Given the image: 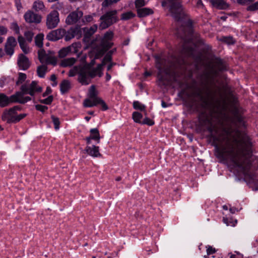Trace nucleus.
Segmentation results:
<instances>
[{
	"label": "nucleus",
	"mask_w": 258,
	"mask_h": 258,
	"mask_svg": "<svg viewBox=\"0 0 258 258\" xmlns=\"http://www.w3.org/2000/svg\"><path fill=\"white\" fill-rule=\"evenodd\" d=\"M215 149L218 158L241 171L245 177L252 178L253 169L248 158L251 154V143L246 136L237 130L228 131L225 142Z\"/></svg>",
	"instance_id": "nucleus-1"
},
{
	"label": "nucleus",
	"mask_w": 258,
	"mask_h": 258,
	"mask_svg": "<svg viewBox=\"0 0 258 258\" xmlns=\"http://www.w3.org/2000/svg\"><path fill=\"white\" fill-rule=\"evenodd\" d=\"M92 34L85 33L83 40L96 52L95 58H97L112 46L113 43L111 42V39L113 37V33H105L103 38L100 39L97 37L96 39L92 40Z\"/></svg>",
	"instance_id": "nucleus-2"
},
{
	"label": "nucleus",
	"mask_w": 258,
	"mask_h": 258,
	"mask_svg": "<svg viewBox=\"0 0 258 258\" xmlns=\"http://www.w3.org/2000/svg\"><path fill=\"white\" fill-rule=\"evenodd\" d=\"M103 64H98L96 68L91 69L89 66H84L79 72L78 81L82 85H87L91 82V79L103 75Z\"/></svg>",
	"instance_id": "nucleus-3"
},
{
	"label": "nucleus",
	"mask_w": 258,
	"mask_h": 258,
	"mask_svg": "<svg viewBox=\"0 0 258 258\" xmlns=\"http://www.w3.org/2000/svg\"><path fill=\"white\" fill-rule=\"evenodd\" d=\"M83 16V12L79 8L71 12L66 18V23L68 25H75L71 28V32H82L81 25L78 22Z\"/></svg>",
	"instance_id": "nucleus-4"
},
{
	"label": "nucleus",
	"mask_w": 258,
	"mask_h": 258,
	"mask_svg": "<svg viewBox=\"0 0 258 258\" xmlns=\"http://www.w3.org/2000/svg\"><path fill=\"white\" fill-rule=\"evenodd\" d=\"M117 12L118 11L116 10H112L106 12L102 15L100 18L101 22L99 29L100 30L105 29L116 23L119 20Z\"/></svg>",
	"instance_id": "nucleus-5"
},
{
	"label": "nucleus",
	"mask_w": 258,
	"mask_h": 258,
	"mask_svg": "<svg viewBox=\"0 0 258 258\" xmlns=\"http://www.w3.org/2000/svg\"><path fill=\"white\" fill-rule=\"evenodd\" d=\"M42 91V88L38 85L37 82L32 81L30 84H24L21 87V91H19L22 94V99L25 100L26 98H29L31 100V98L29 96H24L25 94H29L34 97L37 94L41 93Z\"/></svg>",
	"instance_id": "nucleus-6"
},
{
	"label": "nucleus",
	"mask_w": 258,
	"mask_h": 258,
	"mask_svg": "<svg viewBox=\"0 0 258 258\" xmlns=\"http://www.w3.org/2000/svg\"><path fill=\"white\" fill-rule=\"evenodd\" d=\"M21 97L22 94L19 92H17L15 94L11 96L10 97H8L4 93H0V106L4 107L13 102L24 104L30 100L29 98H26L24 100Z\"/></svg>",
	"instance_id": "nucleus-7"
},
{
	"label": "nucleus",
	"mask_w": 258,
	"mask_h": 258,
	"mask_svg": "<svg viewBox=\"0 0 258 258\" xmlns=\"http://www.w3.org/2000/svg\"><path fill=\"white\" fill-rule=\"evenodd\" d=\"M38 57L39 60L42 63L56 65L57 58L52 51H48L46 53L43 49L38 51Z\"/></svg>",
	"instance_id": "nucleus-8"
},
{
	"label": "nucleus",
	"mask_w": 258,
	"mask_h": 258,
	"mask_svg": "<svg viewBox=\"0 0 258 258\" xmlns=\"http://www.w3.org/2000/svg\"><path fill=\"white\" fill-rule=\"evenodd\" d=\"M59 22V14L57 11L54 10L48 15L46 25L49 29H53L56 27Z\"/></svg>",
	"instance_id": "nucleus-9"
},
{
	"label": "nucleus",
	"mask_w": 258,
	"mask_h": 258,
	"mask_svg": "<svg viewBox=\"0 0 258 258\" xmlns=\"http://www.w3.org/2000/svg\"><path fill=\"white\" fill-rule=\"evenodd\" d=\"M19 109L18 107L15 106L8 110H5L2 115L3 120L8 123L15 122L16 111Z\"/></svg>",
	"instance_id": "nucleus-10"
},
{
	"label": "nucleus",
	"mask_w": 258,
	"mask_h": 258,
	"mask_svg": "<svg viewBox=\"0 0 258 258\" xmlns=\"http://www.w3.org/2000/svg\"><path fill=\"white\" fill-rule=\"evenodd\" d=\"M25 21L28 23L38 24L41 22L42 17L38 14L34 13L33 11L29 10L24 15Z\"/></svg>",
	"instance_id": "nucleus-11"
},
{
	"label": "nucleus",
	"mask_w": 258,
	"mask_h": 258,
	"mask_svg": "<svg viewBox=\"0 0 258 258\" xmlns=\"http://www.w3.org/2000/svg\"><path fill=\"white\" fill-rule=\"evenodd\" d=\"M17 45L16 39L12 37L8 38L5 44V50L7 54L12 56L14 52V49Z\"/></svg>",
	"instance_id": "nucleus-12"
},
{
	"label": "nucleus",
	"mask_w": 258,
	"mask_h": 258,
	"mask_svg": "<svg viewBox=\"0 0 258 258\" xmlns=\"http://www.w3.org/2000/svg\"><path fill=\"white\" fill-rule=\"evenodd\" d=\"M18 64L22 70L28 69L30 66V61L28 57L23 54H20L18 58Z\"/></svg>",
	"instance_id": "nucleus-13"
},
{
	"label": "nucleus",
	"mask_w": 258,
	"mask_h": 258,
	"mask_svg": "<svg viewBox=\"0 0 258 258\" xmlns=\"http://www.w3.org/2000/svg\"><path fill=\"white\" fill-rule=\"evenodd\" d=\"M213 7L219 10H226L229 8V5L224 0H210Z\"/></svg>",
	"instance_id": "nucleus-14"
},
{
	"label": "nucleus",
	"mask_w": 258,
	"mask_h": 258,
	"mask_svg": "<svg viewBox=\"0 0 258 258\" xmlns=\"http://www.w3.org/2000/svg\"><path fill=\"white\" fill-rule=\"evenodd\" d=\"M100 139V137L98 130L96 128H94L90 130V136L86 138V141L87 144H90L92 140L96 141L97 143H99Z\"/></svg>",
	"instance_id": "nucleus-15"
},
{
	"label": "nucleus",
	"mask_w": 258,
	"mask_h": 258,
	"mask_svg": "<svg viewBox=\"0 0 258 258\" xmlns=\"http://www.w3.org/2000/svg\"><path fill=\"white\" fill-rule=\"evenodd\" d=\"M85 151L90 156L93 157H98L101 156L99 153V147L93 145L92 146H87Z\"/></svg>",
	"instance_id": "nucleus-16"
},
{
	"label": "nucleus",
	"mask_w": 258,
	"mask_h": 258,
	"mask_svg": "<svg viewBox=\"0 0 258 258\" xmlns=\"http://www.w3.org/2000/svg\"><path fill=\"white\" fill-rule=\"evenodd\" d=\"M137 15L139 18H144L154 13V11L149 8H142L137 10Z\"/></svg>",
	"instance_id": "nucleus-17"
},
{
	"label": "nucleus",
	"mask_w": 258,
	"mask_h": 258,
	"mask_svg": "<svg viewBox=\"0 0 258 258\" xmlns=\"http://www.w3.org/2000/svg\"><path fill=\"white\" fill-rule=\"evenodd\" d=\"M71 88V83L68 80H63L60 84V91L62 94L68 92Z\"/></svg>",
	"instance_id": "nucleus-18"
},
{
	"label": "nucleus",
	"mask_w": 258,
	"mask_h": 258,
	"mask_svg": "<svg viewBox=\"0 0 258 258\" xmlns=\"http://www.w3.org/2000/svg\"><path fill=\"white\" fill-rule=\"evenodd\" d=\"M18 42L20 45V46L22 50V51L25 54L28 53L30 51L29 48L27 46L24 38L22 36H19L18 37Z\"/></svg>",
	"instance_id": "nucleus-19"
},
{
	"label": "nucleus",
	"mask_w": 258,
	"mask_h": 258,
	"mask_svg": "<svg viewBox=\"0 0 258 258\" xmlns=\"http://www.w3.org/2000/svg\"><path fill=\"white\" fill-rule=\"evenodd\" d=\"M73 48H74L73 45H71L66 47L62 48L58 52L59 57L60 58H63L66 57L71 53Z\"/></svg>",
	"instance_id": "nucleus-20"
},
{
	"label": "nucleus",
	"mask_w": 258,
	"mask_h": 258,
	"mask_svg": "<svg viewBox=\"0 0 258 258\" xmlns=\"http://www.w3.org/2000/svg\"><path fill=\"white\" fill-rule=\"evenodd\" d=\"M76 59L74 57L64 59L61 62V66L63 67H71L76 62Z\"/></svg>",
	"instance_id": "nucleus-21"
},
{
	"label": "nucleus",
	"mask_w": 258,
	"mask_h": 258,
	"mask_svg": "<svg viewBox=\"0 0 258 258\" xmlns=\"http://www.w3.org/2000/svg\"><path fill=\"white\" fill-rule=\"evenodd\" d=\"M97 99H86L83 102L84 106L85 107H91L97 105Z\"/></svg>",
	"instance_id": "nucleus-22"
},
{
	"label": "nucleus",
	"mask_w": 258,
	"mask_h": 258,
	"mask_svg": "<svg viewBox=\"0 0 258 258\" xmlns=\"http://www.w3.org/2000/svg\"><path fill=\"white\" fill-rule=\"evenodd\" d=\"M63 37L62 33H48L46 38L50 41H57Z\"/></svg>",
	"instance_id": "nucleus-23"
},
{
	"label": "nucleus",
	"mask_w": 258,
	"mask_h": 258,
	"mask_svg": "<svg viewBox=\"0 0 258 258\" xmlns=\"http://www.w3.org/2000/svg\"><path fill=\"white\" fill-rule=\"evenodd\" d=\"M33 9L36 11H42L45 9L43 3L40 1H36L33 5Z\"/></svg>",
	"instance_id": "nucleus-24"
},
{
	"label": "nucleus",
	"mask_w": 258,
	"mask_h": 258,
	"mask_svg": "<svg viewBox=\"0 0 258 258\" xmlns=\"http://www.w3.org/2000/svg\"><path fill=\"white\" fill-rule=\"evenodd\" d=\"M47 70V67L46 65L43 64L39 66L37 69V73L39 77L44 78Z\"/></svg>",
	"instance_id": "nucleus-25"
},
{
	"label": "nucleus",
	"mask_w": 258,
	"mask_h": 258,
	"mask_svg": "<svg viewBox=\"0 0 258 258\" xmlns=\"http://www.w3.org/2000/svg\"><path fill=\"white\" fill-rule=\"evenodd\" d=\"M135 16V13L132 11H128L121 15L120 19L123 21H126L134 18Z\"/></svg>",
	"instance_id": "nucleus-26"
},
{
	"label": "nucleus",
	"mask_w": 258,
	"mask_h": 258,
	"mask_svg": "<svg viewBox=\"0 0 258 258\" xmlns=\"http://www.w3.org/2000/svg\"><path fill=\"white\" fill-rule=\"evenodd\" d=\"M44 35L42 33H38L35 38V45L38 47H42L43 46V40Z\"/></svg>",
	"instance_id": "nucleus-27"
},
{
	"label": "nucleus",
	"mask_w": 258,
	"mask_h": 258,
	"mask_svg": "<svg viewBox=\"0 0 258 258\" xmlns=\"http://www.w3.org/2000/svg\"><path fill=\"white\" fill-rule=\"evenodd\" d=\"M132 118L135 122L141 124L143 115L139 112L135 111L133 113Z\"/></svg>",
	"instance_id": "nucleus-28"
},
{
	"label": "nucleus",
	"mask_w": 258,
	"mask_h": 258,
	"mask_svg": "<svg viewBox=\"0 0 258 258\" xmlns=\"http://www.w3.org/2000/svg\"><path fill=\"white\" fill-rule=\"evenodd\" d=\"M98 92L94 85H92L89 90V97L91 99L100 98L97 96Z\"/></svg>",
	"instance_id": "nucleus-29"
},
{
	"label": "nucleus",
	"mask_w": 258,
	"mask_h": 258,
	"mask_svg": "<svg viewBox=\"0 0 258 258\" xmlns=\"http://www.w3.org/2000/svg\"><path fill=\"white\" fill-rule=\"evenodd\" d=\"M133 107L135 109L141 111H144L145 109V106L138 101H135L133 102Z\"/></svg>",
	"instance_id": "nucleus-30"
},
{
	"label": "nucleus",
	"mask_w": 258,
	"mask_h": 258,
	"mask_svg": "<svg viewBox=\"0 0 258 258\" xmlns=\"http://www.w3.org/2000/svg\"><path fill=\"white\" fill-rule=\"evenodd\" d=\"M82 67H83V66H79V67H74L69 72V77H74L76 74L79 75V70Z\"/></svg>",
	"instance_id": "nucleus-31"
},
{
	"label": "nucleus",
	"mask_w": 258,
	"mask_h": 258,
	"mask_svg": "<svg viewBox=\"0 0 258 258\" xmlns=\"http://www.w3.org/2000/svg\"><path fill=\"white\" fill-rule=\"evenodd\" d=\"M52 122L54 126V128L55 130H58L59 128V124L60 121L58 117H55L54 115H51V116Z\"/></svg>",
	"instance_id": "nucleus-32"
},
{
	"label": "nucleus",
	"mask_w": 258,
	"mask_h": 258,
	"mask_svg": "<svg viewBox=\"0 0 258 258\" xmlns=\"http://www.w3.org/2000/svg\"><path fill=\"white\" fill-rule=\"evenodd\" d=\"M96 101H97V105L100 104L102 110L105 111L108 109V106L101 98H97Z\"/></svg>",
	"instance_id": "nucleus-33"
},
{
	"label": "nucleus",
	"mask_w": 258,
	"mask_h": 258,
	"mask_svg": "<svg viewBox=\"0 0 258 258\" xmlns=\"http://www.w3.org/2000/svg\"><path fill=\"white\" fill-rule=\"evenodd\" d=\"M97 29V26L94 25L92 27L88 28V27H85L82 28L83 32H95Z\"/></svg>",
	"instance_id": "nucleus-34"
},
{
	"label": "nucleus",
	"mask_w": 258,
	"mask_h": 258,
	"mask_svg": "<svg viewBox=\"0 0 258 258\" xmlns=\"http://www.w3.org/2000/svg\"><path fill=\"white\" fill-rule=\"evenodd\" d=\"M11 81V79L10 77H2L0 80V87L1 88L4 87L5 85L9 84Z\"/></svg>",
	"instance_id": "nucleus-35"
},
{
	"label": "nucleus",
	"mask_w": 258,
	"mask_h": 258,
	"mask_svg": "<svg viewBox=\"0 0 258 258\" xmlns=\"http://www.w3.org/2000/svg\"><path fill=\"white\" fill-rule=\"evenodd\" d=\"M135 7L137 10L139 9L144 8L146 5V2L145 0H136L135 2Z\"/></svg>",
	"instance_id": "nucleus-36"
},
{
	"label": "nucleus",
	"mask_w": 258,
	"mask_h": 258,
	"mask_svg": "<svg viewBox=\"0 0 258 258\" xmlns=\"http://www.w3.org/2000/svg\"><path fill=\"white\" fill-rule=\"evenodd\" d=\"M27 78L26 75L23 73H20L19 74L18 80L16 82L17 85L23 83Z\"/></svg>",
	"instance_id": "nucleus-37"
},
{
	"label": "nucleus",
	"mask_w": 258,
	"mask_h": 258,
	"mask_svg": "<svg viewBox=\"0 0 258 258\" xmlns=\"http://www.w3.org/2000/svg\"><path fill=\"white\" fill-rule=\"evenodd\" d=\"M221 40L228 44H234L235 42V41L233 39V38L230 36L224 37L221 39Z\"/></svg>",
	"instance_id": "nucleus-38"
},
{
	"label": "nucleus",
	"mask_w": 258,
	"mask_h": 258,
	"mask_svg": "<svg viewBox=\"0 0 258 258\" xmlns=\"http://www.w3.org/2000/svg\"><path fill=\"white\" fill-rule=\"evenodd\" d=\"M154 124V121L147 117L144 118L141 122V124H147L150 126L153 125Z\"/></svg>",
	"instance_id": "nucleus-39"
},
{
	"label": "nucleus",
	"mask_w": 258,
	"mask_h": 258,
	"mask_svg": "<svg viewBox=\"0 0 258 258\" xmlns=\"http://www.w3.org/2000/svg\"><path fill=\"white\" fill-rule=\"evenodd\" d=\"M258 10V2H256L247 8V10L249 11H254Z\"/></svg>",
	"instance_id": "nucleus-40"
},
{
	"label": "nucleus",
	"mask_w": 258,
	"mask_h": 258,
	"mask_svg": "<svg viewBox=\"0 0 258 258\" xmlns=\"http://www.w3.org/2000/svg\"><path fill=\"white\" fill-rule=\"evenodd\" d=\"M53 100L52 96L50 95L48 96L47 98L41 100L40 101L41 103L45 104H50Z\"/></svg>",
	"instance_id": "nucleus-41"
},
{
	"label": "nucleus",
	"mask_w": 258,
	"mask_h": 258,
	"mask_svg": "<svg viewBox=\"0 0 258 258\" xmlns=\"http://www.w3.org/2000/svg\"><path fill=\"white\" fill-rule=\"evenodd\" d=\"M11 29L14 32H19V27L16 22H13L11 24Z\"/></svg>",
	"instance_id": "nucleus-42"
},
{
	"label": "nucleus",
	"mask_w": 258,
	"mask_h": 258,
	"mask_svg": "<svg viewBox=\"0 0 258 258\" xmlns=\"http://www.w3.org/2000/svg\"><path fill=\"white\" fill-rule=\"evenodd\" d=\"M35 108L37 110H39L42 112H45L48 109V107L46 106L40 104L35 105Z\"/></svg>",
	"instance_id": "nucleus-43"
},
{
	"label": "nucleus",
	"mask_w": 258,
	"mask_h": 258,
	"mask_svg": "<svg viewBox=\"0 0 258 258\" xmlns=\"http://www.w3.org/2000/svg\"><path fill=\"white\" fill-rule=\"evenodd\" d=\"M26 114L25 113H22L20 114L19 115L17 114V113L15 115V122H18L23 118H24L26 116Z\"/></svg>",
	"instance_id": "nucleus-44"
},
{
	"label": "nucleus",
	"mask_w": 258,
	"mask_h": 258,
	"mask_svg": "<svg viewBox=\"0 0 258 258\" xmlns=\"http://www.w3.org/2000/svg\"><path fill=\"white\" fill-rule=\"evenodd\" d=\"M206 248H207V255L213 254V253H215V252H216L215 248L212 247L211 246L208 245L206 247Z\"/></svg>",
	"instance_id": "nucleus-45"
},
{
	"label": "nucleus",
	"mask_w": 258,
	"mask_h": 258,
	"mask_svg": "<svg viewBox=\"0 0 258 258\" xmlns=\"http://www.w3.org/2000/svg\"><path fill=\"white\" fill-rule=\"evenodd\" d=\"M111 60V57L110 55H106L103 58L101 64H103V67L106 64V62H110Z\"/></svg>",
	"instance_id": "nucleus-46"
},
{
	"label": "nucleus",
	"mask_w": 258,
	"mask_h": 258,
	"mask_svg": "<svg viewBox=\"0 0 258 258\" xmlns=\"http://www.w3.org/2000/svg\"><path fill=\"white\" fill-rule=\"evenodd\" d=\"M75 36L74 33H67V34L64 36V39L66 41H68L74 38Z\"/></svg>",
	"instance_id": "nucleus-47"
},
{
	"label": "nucleus",
	"mask_w": 258,
	"mask_h": 258,
	"mask_svg": "<svg viewBox=\"0 0 258 258\" xmlns=\"http://www.w3.org/2000/svg\"><path fill=\"white\" fill-rule=\"evenodd\" d=\"M50 80L53 82L51 85L52 87H55L57 85L56 77L55 75H51L50 76Z\"/></svg>",
	"instance_id": "nucleus-48"
},
{
	"label": "nucleus",
	"mask_w": 258,
	"mask_h": 258,
	"mask_svg": "<svg viewBox=\"0 0 258 258\" xmlns=\"http://www.w3.org/2000/svg\"><path fill=\"white\" fill-rule=\"evenodd\" d=\"M85 20L83 19L82 22L85 23V22H90L93 20V17L90 15L86 16L84 18Z\"/></svg>",
	"instance_id": "nucleus-49"
},
{
	"label": "nucleus",
	"mask_w": 258,
	"mask_h": 258,
	"mask_svg": "<svg viewBox=\"0 0 258 258\" xmlns=\"http://www.w3.org/2000/svg\"><path fill=\"white\" fill-rule=\"evenodd\" d=\"M33 33H25V36L29 42L32 40Z\"/></svg>",
	"instance_id": "nucleus-50"
},
{
	"label": "nucleus",
	"mask_w": 258,
	"mask_h": 258,
	"mask_svg": "<svg viewBox=\"0 0 258 258\" xmlns=\"http://www.w3.org/2000/svg\"><path fill=\"white\" fill-rule=\"evenodd\" d=\"M15 5L18 11L22 8L21 0H15Z\"/></svg>",
	"instance_id": "nucleus-51"
},
{
	"label": "nucleus",
	"mask_w": 258,
	"mask_h": 258,
	"mask_svg": "<svg viewBox=\"0 0 258 258\" xmlns=\"http://www.w3.org/2000/svg\"><path fill=\"white\" fill-rule=\"evenodd\" d=\"M197 6L198 8H202L203 7V4L202 3V0H198L197 3Z\"/></svg>",
	"instance_id": "nucleus-52"
},
{
	"label": "nucleus",
	"mask_w": 258,
	"mask_h": 258,
	"mask_svg": "<svg viewBox=\"0 0 258 258\" xmlns=\"http://www.w3.org/2000/svg\"><path fill=\"white\" fill-rule=\"evenodd\" d=\"M7 29L3 26L0 25V32H7Z\"/></svg>",
	"instance_id": "nucleus-53"
},
{
	"label": "nucleus",
	"mask_w": 258,
	"mask_h": 258,
	"mask_svg": "<svg viewBox=\"0 0 258 258\" xmlns=\"http://www.w3.org/2000/svg\"><path fill=\"white\" fill-rule=\"evenodd\" d=\"M50 91H51L50 89L47 88L45 92H44L43 94V97H45L48 94H49L50 92Z\"/></svg>",
	"instance_id": "nucleus-54"
},
{
	"label": "nucleus",
	"mask_w": 258,
	"mask_h": 258,
	"mask_svg": "<svg viewBox=\"0 0 258 258\" xmlns=\"http://www.w3.org/2000/svg\"><path fill=\"white\" fill-rule=\"evenodd\" d=\"M51 32H59V33H60V32H67L64 29H57L56 30H55V31H52Z\"/></svg>",
	"instance_id": "nucleus-55"
},
{
	"label": "nucleus",
	"mask_w": 258,
	"mask_h": 258,
	"mask_svg": "<svg viewBox=\"0 0 258 258\" xmlns=\"http://www.w3.org/2000/svg\"><path fill=\"white\" fill-rule=\"evenodd\" d=\"M223 221L225 224H226L227 226H230V224L228 222V220L227 218H223Z\"/></svg>",
	"instance_id": "nucleus-56"
},
{
	"label": "nucleus",
	"mask_w": 258,
	"mask_h": 258,
	"mask_svg": "<svg viewBox=\"0 0 258 258\" xmlns=\"http://www.w3.org/2000/svg\"><path fill=\"white\" fill-rule=\"evenodd\" d=\"M111 76L108 74V73H106V81H109L110 79H111Z\"/></svg>",
	"instance_id": "nucleus-57"
},
{
	"label": "nucleus",
	"mask_w": 258,
	"mask_h": 258,
	"mask_svg": "<svg viewBox=\"0 0 258 258\" xmlns=\"http://www.w3.org/2000/svg\"><path fill=\"white\" fill-rule=\"evenodd\" d=\"M4 55V52L3 49L0 48V58L2 57Z\"/></svg>",
	"instance_id": "nucleus-58"
},
{
	"label": "nucleus",
	"mask_w": 258,
	"mask_h": 258,
	"mask_svg": "<svg viewBox=\"0 0 258 258\" xmlns=\"http://www.w3.org/2000/svg\"><path fill=\"white\" fill-rule=\"evenodd\" d=\"M161 105L163 108H165L167 106L166 103L165 102H164L163 101H162Z\"/></svg>",
	"instance_id": "nucleus-59"
},
{
	"label": "nucleus",
	"mask_w": 258,
	"mask_h": 258,
	"mask_svg": "<svg viewBox=\"0 0 258 258\" xmlns=\"http://www.w3.org/2000/svg\"><path fill=\"white\" fill-rule=\"evenodd\" d=\"M55 7L56 9H59L61 7V4L59 3H57L55 5Z\"/></svg>",
	"instance_id": "nucleus-60"
},
{
	"label": "nucleus",
	"mask_w": 258,
	"mask_h": 258,
	"mask_svg": "<svg viewBox=\"0 0 258 258\" xmlns=\"http://www.w3.org/2000/svg\"><path fill=\"white\" fill-rule=\"evenodd\" d=\"M229 210L231 213L233 214L235 212V211H236V209L235 208H230L229 209Z\"/></svg>",
	"instance_id": "nucleus-61"
},
{
	"label": "nucleus",
	"mask_w": 258,
	"mask_h": 258,
	"mask_svg": "<svg viewBox=\"0 0 258 258\" xmlns=\"http://www.w3.org/2000/svg\"><path fill=\"white\" fill-rule=\"evenodd\" d=\"M112 66H113V63H110L109 64H108L107 66V70L108 71L110 70L111 69V68L112 67Z\"/></svg>",
	"instance_id": "nucleus-62"
},
{
	"label": "nucleus",
	"mask_w": 258,
	"mask_h": 258,
	"mask_svg": "<svg viewBox=\"0 0 258 258\" xmlns=\"http://www.w3.org/2000/svg\"><path fill=\"white\" fill-rule=\"evenodd\" d=\"M229 254L230 255V258H235L236 257V255L234 254L229 253Z\"/></svg>",
	"instance_id": "nucleus-63"
},
{
	"label": "nucleus",
	"mask_w": 258,
	"mask_h": 258,
	"mask_svg": "<svg viewBox=\"0 0 258 258\" xmlns=\"http://www.w3.org/2000/svg\"><path fill=\"white\" fill-rule=\"evenodd\" d=\"M223 209L225 210H228V206H226V205H224L223 206Z\"/></svg>",
	"instance_id": "nucleus-64"
}]
</instances>
